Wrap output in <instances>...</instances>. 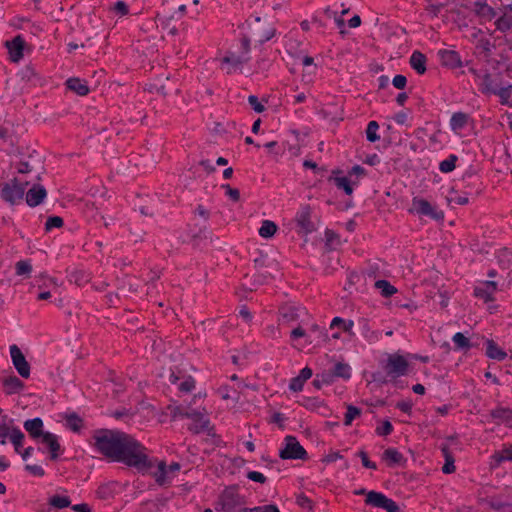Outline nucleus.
Listing matches in <instances>:
<instances>
[{
    "label": "nucleus",
    "mask_w": 512,
    "mask_h": 512,
    "mask_svg": "<svg viewBox=\"0 0 512 512\" xmlns=\"http://www.w3.org/2000/svg\"><path fill=\"white\" fill-rule=\"evenodd\" d=\"M393 427L392 424L386 420L383 422V426L381 428H377L376 431L379 435H388L392 432Z\"/></svg>",
    "instance_id": "obj_52"
},
{
    "label": "nucleus",
    "mask_w": 512,
    "mask_h": 512,
    "mask_svg": "<svg viewBox=\"0 0 512 512\" xmlns=\"http://www.w3.org/2000/svg\"><path fill=\"white\" fill-rule=\"evenodd\" d=\"M304 383L305 382L302 381L299 376H297L291 379L289 388L294 392H299L303 389Z\"/></svg>",
    "instance_id": "obj_44"
},
{
    "label": "nucleus",
    "mask_w": 512,
    "mask_h": 512,
    "mask_svg": "<svg viewBox=\"0 0 512 512\" xmlns=\"http://www.w3.org/2000/svg\"><path fill=\"white\" fill-rule=\"evenodd\" d=\"M321 381L323 383H326V384H329V383H332L334 378H335V374L333 373V371H328V372H324L321 374Z\"/></svg>",
    "instance_id": "obj_57"
},
{
    "label": "nucleus",
    "mask_w": 512,
    "mask_h": 512,
    "mask_svg": "<svg viewBox=\"0 0 512 512\" xmlns=\"http://www.w3.org/2000/svg\"><path fill=\"white\" fill-rule=\"evenodd\" d=\"M393 86L397 89H404L405 86H406V83H407V79L405 76L403 75H396L394 78H393Z\"/></svg>",
    "instance_id": "obj_49"
},
{
    "label": "nucleus",
    "mask_w": 512,
    "mask_h": 512,
    "mask_svg": "<svg viewBox=\"0 0 512 512\" xmlns=\"http://www.w3.org/2000/svg\"><path fill=\"white\" fill-rule=\"evenodd\" d=\"M11 432H12V429H10V427L7 424H5V423L0 424V443L1 444H5L6 437L10 438Z\"/></svg>",
    "instance_id": "obj_47"
},
{
    "label": "nucleus",
    "mask_w": 512,
    "mask_h": 512,
    "mask_svg": "<svg viewBox=\"0 0 512 512\" xmlns=\"http://www.w3.org/2000/svg\"><path fill=\"white\" fill-rule=\"evenodd\" d=\"M223 188L226 189L228 196L235 202L240 199V192L236 188H232L229 185H223Z\"/></svg>",
    "instance_id": "obj_51"
},
{
    "label": "nucleus",
    "mask_w": 512,
    "mask_h": 512,
    "mask_svg": "<svg viewBox=\"0 0 512 512\" xmlns=\"http://www.w3.org/2000/svg\"><path fill=\"white\" fill-rule=\"evenodd\" d=\"M442 8V5H434V4H431L429 5L426 10L431 13L433 16L437 17L439 12H440V9Z\"/></svg>",
    "instance_id": "obj_61"
},
{
    "label": "nucleus",
    "mask_w": 512,
    "mask_h": 512,
    "mask_svg": "<svg viewBox=\"0 0 512 512\" xmlns=\"http://www.w3.org/2000/svg\"><path fill=\"white\" fill-rule=\"evenodd\" d=\"M46 189L41 185H34L26 193V202L30 207H35L42 203L46 197Z\"/></svg>",
    "instance_id": "obj_13"
},
{
    "label": "nucleus",
    "mask_w": 512,
    "mask_h": 512,
    "mask_svg": "<svg viewBox=\"0 0 512 512\" xmlns=\"http://www.w3.org/2000/svg\"><path fill=\"white\" fill-rule=\"evenodd\" d=\"M64 225V221L59 216L49 217L45 223V229L49 231L52 228H61Z\"/></svg>",
    "instance_id": "obj_39"
},
{
    "label": "nucleus",
    "mask_w": 512,
    "mask_h": 512,
    "mask_svg": "<svg viewBox=\"0 0 512 512\" xmlns=\"http://www.w3.org/2000/svg\"><path fill=\"white\" fill-rule=\"evenodd\" d=\"M10 355L12 363L19 373V375L25 379L30 377V365L26 361V358L20 348L17 345L10 346Z\"/></svg>",
    "instance_id": "obj_6"
},
{
    "label": "nucleus",
    "mask_w": 512,
    "mask_h": 512,
    "mask_svg": "<svg viewBox=\"0 0 512 512\" xmlns=\"http://www.w3.org/2000/svg\"><path fill=\"white\" fill-rule=\"evenodd\" d=\"M397 407L405 413H410L412 409V404L410 402L401 401L397 403Z\"/></svg>",
    "instance_id": "obj_59"
},
{
    "label": "nucleus",
    "mask_w": 512,
    "mask_h": 512,
    "mask_svg": "<svg viewBox=\"0 0 512 512\" xmlns=\"http://www.w3.org/2000/svg\"><path fill=\"white\" fill-rule=\"evenodd\" d=\"M375 286L381 290L384 297H390L397 292V289L386 280L376 281Z\"/></svg>",
    "instance_id": "obj_28"
},
{
    "label": "nucleus",
    "mask_w": 512,
    "mask_h": 512,
    "mask_svg": "<svg viewBox=\"0 0 512 512\" xmlns=\"http://www.w3.org/2000/svg\"><path fill=\"white\" fill-rule=\"evenodd\" d=\"M286 445L284 449L280 451L281 459H300L306 460L308 458L307 451L303 448V446L297 441L294 436H286L285 437Z\"/></svg>",
    "instance_id": "obj_3"
},
{
    "label": "nucleus",
    "mask_w": 512,
    "mask_h": 512,
    "mask_svg": "<svg viewBox=\"0 0 512 512\" xmlns=\"http://www.w3.org/2000/svg\"><path fill=\"white\" fill-rule=\"evenodd\" d=\"M486 354L489 358L503 360L506 357V353L500 349L493 340H487Z\"/></svg>",
    "instance_id": "obj_21"
},
{
    "label": "nucleus",
    "mask_w": 512,
    "mask_h": 512,
    "mask_svg": "<svg viewBox=\"0 0 512 512\" xmlns=\"http://www.w3.org/2000/svg\"><path fill=\"white\" fill-rule=\"evenodd\" d=\"M492 458L496 464H500L503 460H512V448H506L501 452H496Z\"/></svg>",
    "instance_id": "obj_38"
},
{
    "label": "nucleus",
    "mask_w": 512,
    "mask_h": 512,
    "mask_svg": "<svg viewBox=\"0 0 512 512\" xmlns=\"http://www.w3.org/2000/svg\"><path fill=\"white\" fill-rule=\"evenodd\" d=\"M408 365L407 360L403 356L392 354L388 357L385 369L388 374L400 376L406 374Z\"/></svg>",
    "instance_id": "obj_10"
},
{
    "label": "nucleus",
    "mask_w": 512,
    "mask_h": 512,
    "mask_svg": "<svg viewBox=\"0 0 512 512\" xmlns=\"http://www.w3.org/2000/svg\"><path fill=\"white\" fill-rule=\"evenodd\" d=\"M6 46L9 50L11 61L16 63L23 58L25 41L20 35L14 37L11 41H7Z\"/></svg>",
    "instance_id": "obj_11"
},
{
    "label": "nucleus",
    "mask_w": 512,
    "mask_h": 512,
    "mask_svg": "<svg viewBox=\"0 0 512 512\" xmlns=\"http://www.w3.org/2000/svg\"><path fill=\"white\" fill-rule=\"evenodd\" d=\"M442 452H443L444 457H445V464L442 467V471L445 474H450V473L455 471L454 458H453V456H452V454L449 451V448L447 446H444L442 448Z\"/></svg>",
    "instance_id": "obj_25"
},
{
    "label": "nucleus",
    "mask_w": 512,
    "mask_h": 512,
    "mask_svg": "<svg viewBox=\"0 0 512 512\" xmlns=\"http://www.w3.org/2000/svg\"><path fill=\"white\" fill-rule=\"evenodd\" d=\"M302 381L306 382L308 379L312 376V370L309 367H305L300 371V374L298 375Z\"/></svg>",
    "instance_id": "obj_58"
},
{
    "label": "nucleus",
    "mask_w": 512,
    "mask_h": 512,
    "mask_svg": "<svg viewBox=\"0 0 512 512\" xmlns=\"http://www.w3.org/2000/svg\"><path fill=\"white\" fill-rule=\"evenodd\" d=\"M329 180H333L337 188L343 189L347 195H351L353 193V187L347 177H335L330 178Z\"/></svg>",
    "instance_id": "obj_29"
},
{
    "label": "nucleus",
    "mask_w": 512,
    "mask_h": 512,
    "mask_svg": "<svg viewBox=\"0 0 512 512\" xmlns=\"http://www.w3.org/2000/svg\"><path fill=\"white\" fill-rule=\"evenodd\" d=\"M333 373L335 374V377H341L344 379H348L351 376L349 365L341 362L334 366Z\"/></svg>",
    "instance_id": "obj_31"
},
{
    "label": "nucleus",
    "mask_w": 512,
    "mask_h": 512,
    "mask_svg": "<svg viewBox=\"0 0 512 512\" xmlns=\"http://www.w3.org/2000/svg\"><path fill=\"white\" fill-rule=\"evenodd\" d=\"M242 512H280V510L275 505H265L254 508H244Z\"/></svg>",
    "instance_id": "obj_41"
},
{
    "label": "nucleus",
    "mask_w": 512,
    "mask_h": 512,
    "mask_svg": "<svg viewBox=\"0 0 512 512\" xmlns=\"http://www.w3.org/2000/svg\"><path fill=\"white\" fill-rule=\"evenodd\" d=\"M348 23L351 28H356L361 25V18L360 16L355 15L349 20Z\"/></svg>",
    "instance_id": "obj_64"
},
{
    "label": "nucleus",
    "mask_w": 512,
    "mask_h": 512,
    "mask_svg": "<svg viewBox=\"0 0 512 512\" xmlns=\"http://www.w3.org/2000/svg\"><path fill=\"white\" fill-rule=\"evenodd\" d=\"M2 198L14 205L17 201L21 200L24 196V187L18 182L16 178L10 182L4 183L1 188Z\"/></svg>",
    "instance_id": "obj_5"
},
{
    "label": "nucleus",
    "mask_w": 512,
    "mask_h": 512,
    "mask_svg": "<svg viewBox=\"0 0 512 512\" xmlns=\"http://www.w3.org/2000/svg\"><path fill=\"white\" fill-rule=\"evenodd\" d=\"M222 510L232 512L237 506L243 504L242 497L238 494L234 487L226 488L220 497Z\"/></svg>",
    "instance_id": "obj_7"
},
{
    "label": "nucleus",
    "mask_w": 512,
    "mask_h": 512,
    "mask_svg": "<svg viewBox=\"0 0 512 512\" xmlns=\"http://www.w3.org/2000/svg\"><path fill=\"white\" fill-rule=\"evenodd\" d=\"M359 456L361 457L362 463L366 468L376 469V464L368 459L367 454L364 451H360Z\"/></svg>",
    "instance_id": "obj_55"
},
{
    "label": "nucleus",
    "mask_w": 512,
    "mask_h": 512,
    "mask_svg": "<svg viewBox=\"0 0 512 512\" xmlns=\"http://www.w3.org/2000/svg\"><path fill=\"white\" fill-rule=\"evenodd\" d=\"M442 58L444 60V62L446 64H453V63H457L458 65H460V59H459V56L458 54L455 52V51H445L443 54H442Z\"/></svg>",
    "instance_id": "obj_43"
},
{
    "label": "nucleus",
    "mask_w": 512,
    "mask_h": 512,
    "mask_svg": "<svg viewBox=\"0 0 512 512\" xmlns=\"http://www.w3.org/2000/svg\"><path fill=\"white\" fill-rule=\"evenodd\" d=\"M340 458H342V456L339 454V452H333V453H330L327 456H325L323 461L324 462H334V461H336L337 459H340Z\"/></svg>",
    "instance_id": "obj_63"
},
{
    "label": "nucleus",
    "mask_w": 512,
    "mask_h": 512,
    "mask_svg": "<svg viewBox=\"0 0 512 512\" xmlns=\"http://www.w3.org/2000/svg\"><path fill=\"white\" fill-rule=\"evenodd\" d=\"M491 417L503 422H509L512 420V410L509 408H496L491 411Z\"/></svg>",
    "instance_id": "obj_27"
},
{
    "label": "nucleus",
    "mask_w": 512,
    "mask_h": 512,
    "mask_svg": "<svg viewBox=\"0 0 512 512\" xmlns=\"http://www.w3.org/2000/svg\"><path fill=\"white\" fill-rule=\"evenodd\" d=\"M195 387V381L192 377H188L184 382H182L179 386L180 391L182 392H190Z\"/></svg>",
    "instance_id": "obj_46"
},
{
    "label": "nucleus",
    "mask_w": 512,
    "mask_h": 512,
    "mask_svg": "<svg viewBox=\"0 0 512 512\" xmlns=\"http://www.w3.org/2000/svg\"><path fill=\"white\" fill-rule=\"evenodd\" d=\"M495 25L502 32L509 30L512 27V15L503 12V15L496 20Z\"/></svg>",
    "instance_id": "obj_26"
},
{
    "label": "nucleus",
    "mask_w": 512,
    "mask_h": 512,
    "mask_svg": "<svg viewBox=\"0 0 512 512\" xmlns=\"http://www.w3.org/2000/svg\"><path fill=\"white\" fill-rule=\"evenodd\" d=\"M378 128L379 125L376 121H371L368 123L366 137L370 142H375L379 140V135L377 134Z\"/></svg>",
    "instance_id": "obj_33"
},
{
    "label": "nucleus",
    "mask_w": 512,
    "mask_h": 512,
    "mask_svg": "<svg viewBox=\"0 0 512 512\" xmlns=\"http://www.w3.org/2000/svg\"><path fill=\"white\" fill-rule=\"evenodd\" d=\"M248 102L249 104L252 106V108L258 112V113H261L265 110V107L264 105H262L259 101H258V98L254 95H251L248 97Z\"/></svg>",
    "instance_id": "obj_45"
},
{
    "label": "nucleus",
    "mask_w": 512,
    "mask_h": 512,
    "mask_svg": "<svg viewBox=\"0 0 512 512\" xmlns=\"http://www.w3.org/2000/svg\"><path fill=\"white\" fill-rule=\"evenodd\" d=\"M170 413L172 420H175L179 416H184L190 418L191 420L200 421L201 425L191 424L189 426V430L194 434H199L201 432H206L210 436H215L214 428L210 426V421L205 418V414H207L206 410L203 408L202 411L194 410L190 406L184 408L182 406H173L168 405L166 410L163 411L160 415L159 422H165V416L167 413Z\"/></svg>",
    "instance_id": "obj_2"
},
{
    "label": "nucleus",
    "mask_w": 512,
    "mask_h": 512,
    "mask_svg": "<svg viewBox=\"0 0 512 512\" xmlns=\"http://www.w3.org/2000/svg\"><path fill=\"white\" fill-rule=\"evenodd\" d=\"M42 427H43V422L40 418L27 420L24 423L25 430L33 438L42 437V435L44 434V432L42 431Z\"/></svg>",
    "instance_id": "obj_17"
},
{
    "label": "nucleus",
    "mask_w": 512,
    "mask_h": 512,
    "mask_svg": "<svg viewBox=\"0 0 512 512\" xmlns=\"http://www.w3.org/2000/svg\"><path fill=\"white\" fill-rule=\"evenodd\" d=\"M361 415V409L353 405H347V412L344 416V424L346 426L351 425L352 421Z\"/></svg>",
    "instance_id": "obj_30"
},
{
    "label": "nucleus",
    "mask_w": 512,
    "mask_h": 512,
    "mask_svg": "<svg viewBox=\"0 0 512 512\" xmlns=\"http://www.w3.org/2000/svg\"><path fill=\"white\" fill-rule=\"evenodd\" d=\"M365 502L368 505L383 508L386 510V512H400V508L396 504V502L390 498H387L384 494L380 492H368Z\"/></svg>",
    "instance_id": "obj_4"
},
{
    "label": "nucleus",
    "mask_w": 512,
    "mask_h": 512,
    "mask_svg": "<svg viewBox=\"0 0 512 512\" xmlns=\"http://www.w3.org/2000/svg\"><path fill=\"white\" fill-rule=\"evenodd\" d=\"M244 62V60L239 57V56H235L234 54L230 53L228 55H226L225 57H223L222 59V63L224 64H229V65H232L233 67H238L240 66L242 63Z\"/></svg>",
    "instance_id": "obj_42"
},
{
    "label": "nucleus",
    "mask_w": 512,
    "mask_h": 512,
    "mask_svg": "<svg viewBox=\"0 0 512 512\" xmlns=\"http://www.w3.org/2000/svg\"><path fill=\"white\" fill-rule=\"evenodd\" d=\"M113 9H114V11H116L117 13H119L121 15H126L128 13V7L125 4V2H123V1H118L114 5Z\"/></svg>",
    "instance_id": "obj_56"
},
{
    "label": "nucleus",
    "mask_w": 512,
    "mask_h": 512,
    "mask_svg": "<svg viewBox=\"0 0 512 512\" xmlns=\"http://www.w3.org/2000/svg\"><path fill=\"white\" fill-rule=\"evenodd\" d=\"M297 503L301 507L307 508L309 510H312V508H313L312 501L307 496H305L304 494H301V495H299L297 497Z\"/></svg>",
    "instance_id": "obj_48"
},
{
    "label": "nucleus",
    "mask_w": 512,
    "mask_h": 512,
    "mask_svg": "<svg viewBox=\"0 0 512 512\" xmlns=\"http://www.w3.org/2000/svg\"><path fill=\"white\" fill-rule=\"evenodd\" d=\"M303 336H305V330L302 327H300V326L296 327L291 332V337L292 338H300V337H303Z\"/></svg>",
    "instance_id": "obj_62"
},
{
    "label": "nucleus",
    "mask_w": 512,
    "mask_h": 512,
    "mask_svg": "<svg viewBox=\"0 0 512 512\" xmlns=\"http://www.w3.org/2000/svg\"><path fill=\"white\" fill-rule=\"evenodd\" d=\"M23 439L24 434L18 428H13L10 434V440L15 447V451L18 453H20V447L22 445Z\"/></svg>",
    "instance_id": "obj_32"
},
{
    "label": "nucleus",
    "mask_w": 512,
    "mask_h": 512,
    "mask_svg": "<svg viewBox=\"0 0 512 512\" xmlns=\"http://www.w3.org/2000/svg\"><path fill=\"white\" fill-rule=\"evenodd\" d=\"M26 470L35 476H43L45 474L44 469L39 465H26Z\"/></svg>",
    "instance_id": "obj_53"
},
{
    "label": "nucleus",
    "mask_w": 512,
    "mask_h": 512,
    "mask_svg": "<svg viewBox=\"0 0 512 512\" xmlns=\"http://www.w3.org/2000/svg\"><path fill=\"white\" fill-rule=\"evenodd\" d=\"M383 460L388 462V465L400 464L403 461V455L397 450L388 448L383 453Z\"/></svg>",
    "instance_id": "obj_23"
},
{
    "label": "nucleus",
    "mask_w": 512,
    "mask_h": 512,
    "mask_svg": "<svg viewBox=\"0 0 512 512\" xmlns=\"http://www.w3.org/2000/svg\"><path fill=\"white\" fill-rule=\"evenodd\" d=\"M69 90L75 92L79 96H86L89 93V87L78 78H70L66 81Z\"/></svg>",
    "instance_id": "obj_19"
},
{
    "label": "nucleus",
    "mask_w": 512,
    "mask_h": 512,
    "mask_svg": "<svg viewBox=\"0 0 512 512\" xmlns=\"http://www.w3.org/2000/svg\"><path fill=\"white\" fill-rule=\"evenodd\" d=\"M6 394L19 393L24 388V383L16 376H8L3 379Z\"/></svg>",
    "instance_id": "obj_15"
},
{
    "label": "nucleus",
    "mask_w": 512,
    "mask_h": 512,
    "mask_svg": "<svg viewBox=\"0 0 512 512\" xmlns=\"http://www.w3.org/2000/svg\"><path fill=\"white\" fill-rule=\"evenodd\" d=\"M311 217V208L306 206L301 214L298 217V225L306 232H311L313 230V224L310 220Z\"/></svg>",
    "instance_id": "obj_20"
},
{
    "label": "nucleus",
    "mask_w": 512,
    "mask_h": 512,
    "mask_svg": "<svg viewBox=\"0 0 512 512\" xmlns=\"http://www.w3.org/2000/svg\"><path fill=\"white\" fill-rule=\"evenodd\" d=\"M426 56L420 51H414L410 57V65L420 75L426 72Z\"/></svg>",
    "instance_id": "obj_16"
},
{
    "label": "nucleus",
    "mask_w": 512,
    "mask_h": 512,
    "mask_svg": "<svg viewBox=\"0 0 512 512\" xmlns=\"http://www.w3.org/2000/svg\"><path fill=\"white\" fill-rule=\"evenodd\" d=\"M180 470V464L174 462L169 466L164 461L158 463L157 471L153 473L155 481L158 485L162 486L166 484L170 478V475L175 474Z\"/></svg>",
    "instance_id": "obj_9"
},
{
    "label": "nucleus",
    "mask_w": 512,
    "mask_h": 512,
    "mask_svg": "<svg viewBox=\"0 0 512 512\" xmlns=\"http://www.w3.org/2000/svg\"><path fill=\"white\" fill-rule=\"evenodd\" d=\"M453 342L458 349H469L471 346L469 339L460 332L453 336Z\"/></svg>",
    "instance_id": "obj_35"
},
{
    "label": "nucleus",
    "mask_w": 512,
    "mask_h": 512,
    "mask_svg": "<svg viewBox=\"0 0 512 512\" xmlns=\"http://www.w3.org/2000/svg\"><path fill=\"white\" fill-rule=\"evenodd\" d=\"M32 271V266L27 261H18L16 263V273L17 275H28Z\"/></svg>",
    "instance_id": "obj_40"
},
{
    "label": "nucleus",
    "mask_w": 512,
    "mask_h": 512,
    "mask_svg": "<svg viewBox=\"0 0 512 512\" xmlns=\"http://www.w3.org/2000/svg\"><path fill=\"white\" fill-rule=\"evenodd\" d=\"M510 88H511V86L506 87V88H502V89H500L497 92V94L501 98V103L502 104H507L508 103V99L510 97Z\"/></svg>",
    "instance_id": "obj_54"
},
{
    "label": "nucleus",
    "mask_w": 512,
    "mask_h": 512,
    "mask_svg": "<svg viewBox=\"0 0 512 512\" xmlns=\"http://www.w3.org/2000/svg\"><path fill=\"white\" fill-rule=\"evenodd\" d=\"M72 509L75 511V512H91V509L90 507L83 503V504H76L72 507Z\"/></svg>",
    "instance_id": "obj_60"
},
{
    "label": "nucleus",
    "mask_w": 512,
    "mask_h": 512,
    "mask_svg": "<svg viewBox=\"0 0 512 512\" xmlns=\"http://www.w3.org/2000/svg\"><path fill=\"white\" fill-rule=\"evenodd\" d=\"M247 477L250 480L255 481V482H259L261 484L265 483V481H266V477L262 473L257 472V471H250V472H248Z\"/></svg>",
    "instance_id": "obj_50"
},
{
    "label": "nucleus",
    "mask_w": 512,
    "mask_h": 512,
    "mask_svg": "<svg viewBox=\"0 0 512 512\" xmlns=\"http://www.w3.org/2000/svg\"><path fill=\"white\" fill-rule=\"evenodd\" d=\"M474 11L480 18L487 21H490L496 16L495 10L486 3H475Z\"/></svg>",
    "instance_id": "obj_18"
},
{
    "label": "nucleus",
    "mask_w": 512,
    "mask_h": 512,
    "mask_svg": "<svg viewBox=\"0 0 512 512\" xmlns=\"http://www.w3.org/2000/svg\"><path fill=\"white\" fill-rule=\"evenodd\" d=\"M468 122V115L462 112L454 113L451 117V128L453 130H459L463 128Z\"/></svg>",
    "instance_id": "obj_24"
},
{
    "label": "nucleus",
    "mask_w": 512,
    "mask_h": 512,
    "mask_svg": "<svg viewBox=\"0 0 512 512\" xmlns=\"http://www.w3.org/2000/svg\"><path fill=\"white\" fill-rule=\"evenodd\" d=\"M497 290V283L494 281H486L481 287H475V297L483 299L485 302L494 301L493 294Z\"/></svg>",
    "instance_id": "obj_12"
},
{
    "label": "nucleus",
    "mask_w": 512,
    "mask_h": 512,
    "mask_svg": "<svg viewBox=\"0 0 512 512\" xmlns=\"http://www.w3.org/2000/svg\"><path fill=\"white\" fill-rule=\"evenodd\" d=\"M66 420L69 428L74 432H78L83 425L82 419L76 414L68 415Z\"/></svg>",
    "instance_id": "obj_34"
},
{
    "label": "nucleus",
    "mask_w": 512,
    "mask_h": 512,
    "mask_svg": "<svg viewBox=\"0 0 512 512\" xmlns=\"http://www.w3.org/2000/svg\"><path fill=\"white\" fill-rule=\"evenodd\" d=\"M457 159V156L450 155L448 159L440 163V170L444 173L453 171L455 169V163Z\"/></svg>",
    "instance_id": "obj_37"
},
{
    "label": "nucleus",
    "mask_w": 512,
    "mask_h": 512,
    "mask_svg": "<svg viewBox=\"0 0 512 512\" xmlns=\"http://www.w3.org/2000/svg\"><path fill=\"white\" fill-rule=\"evenodd\" d=\"M411 211H415L420 215L429 216L435 220H440L444 217L442 212H437L427 200L422 198H414L412 200Z\"/></svg>",
    "instance_id": "obj_8"
},
{
    "label": "nucleus",
    "mask_w": 512,
    "mask_h": 512,
    "mask_svg": "<svg viewBox=\"0 0 512 512\" xmlns=\"http://www.w3.org/2000/svg\"><path fill=\"white\" fill-rule=\"evenodd\" d=\"M41 438L42 443L46 444L50 450L51 460H56L60 451V444L57 437L52 433L45 432Z\"/></svg>",
    "instance_id": "obj_14"
},
{
    "label": "nucleus",
    "mask_w": 512,
    "mask_h": 512,
    "mask_svg": "<svg viewBox=\"0 0 512 512\" xmlns=\"http://www.w3.org/2000/svg\"><path fill=\"white\" fill-rule=\"evenodd\" d=\"M93 439L95 448L113 461H121L138 469L151 466L145 448L124 432L103 429L97 431Z\"/></svg>",
    "instance_id": "obj_1"
},
{
    "label": "nucleus",
    "mask_w": 512,
    "mask_h": 512,
    "mask_svg": "<svg viewBox=\"0 0 512 512\" xmlns=\"http://www.w3.org/2000/svg\"><path fill=\"white\" fill-rule=\"evenodd\" d=\"M277 229V225L273 221L265 220L259 228V235L263 238H271L275 235Z\"/></svg>",
    "instance_id": "obj_22"
},
{
    "label": "nucleus",
    "mask_w": 512,
    "mask_h": 512,
    "mask_svg": "<svg viewBox=\"0 0 512 512\" xmlns=\"http://www.w3.org/2000/svg\"><path fill=\"white\" fill-rule=\"evenodd\" d=\"M68 497L55 495L50 499V504L58 509L66 508L70 505Z\"/></svg>",
    "instance_id": "obj_36"
}]
</instances>
